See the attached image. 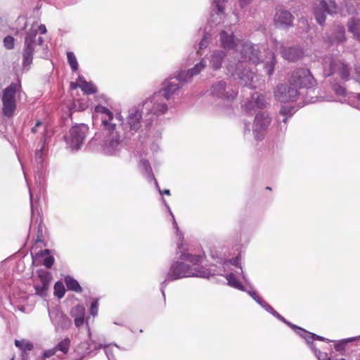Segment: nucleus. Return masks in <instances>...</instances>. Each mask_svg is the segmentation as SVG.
<instances>
[{"mask_svg":"<svg viewBox=\"0 0 360 360\" xmlns=\"http://www.w3.org/2000/svg\"><path fill=\"white\" fill-rule=\"evenodd\" d=\"M179 259L180 261L172 264L165 280L161 284L163 296H165L164 288L169 281L188 277L209 278L214 275L224 276L229 285L242 291L245 290L236 276V274H240L243 280H247L239 264L238 257L224 261L219 269H216V266L213 265L210 269L201 266L203 261V257L201 255H193L184 251L179 256Z\"/></svg>","mask_w":360,"mask_h":360,"instance_id":"1","label":"nucleus"},{"mask_svg":"<svg viewBox=\"0 0 360 360\" xmlns=\"http://www.w3.org/2000/svg\"><path fill=\"white\" fill-rule=\"evenodd\" d=\"M240 50V58L238 59V63L236 67L229 65L227 68L229 73L235 78L240 79L241 82L250 88H257L259 85V80L258 76L255 75L250 70H247L248 61H250L254 64H257L260 62L265 63V68L269 75H271L274 72V66L275 65L274 53L268 52L265 58L263 56H259L261 53V49L264 51V48L259 45H253L249 42L243 43Z\"/></svg>","mask_w":360,"mask_h":360,"instance_id":"2","label":"nucleus"},{"mask_svg":"<svg viewBox=\"0 0 360 360\" xmlns=\"http://www.w3.org/2000/svg\"><path fill=\"white\" fill-rule=\"evenodd\" d=\"M94 112L101 115L102 124L107 131L105 140L103 144V150L108 155H117L124 148V138L120 135L117 123L121 122V114L117 113L115 116L107 108L97 105Z\"/></svg>","mask_w":360,"mask_h":360,"instance_id":"3","label":"nucleus"},{"mask_svg":"<svg viewBox=\"0 0 360 360\" xmlns=\"http://www.w3.org/2000/svg\"><path fill=\"white\" fill-rule=\"evenodd\" d=\"M299 96V92L294 85L279 84L274 90V96L277 101L284 103L280 110V114L284 117L282 122L285 124L288 118L291 117L295 112V107L290 103L295 102Z\"/></svg>","mask_w":360,"mask_h":360,"instance_id":"4","label":"nucleus"},{"mask_svg":"<svg viewBox=\"0 0 360 360\" xmlns=\"http://www.w3.org/2000/svg\"><path fill=\"white\" fill-rule=\"evenodd\" d=\"M45 34L46 28L44 25H38L35 22L32 25L30 28L26 32L25 38L24 47L22 50V65L24 68H29L32 63L34 47L37 44L41 45L43 38L39 37L36 40L37 32Z\"/></svg>","mask_w":360,"mask_h":360,"instance_id":"5","label":"nucleus"},{"mask_svg":"<svg viewBox=\"0 0 360 360\" xmlns=\"http://www.w3.org/2000/svg\"><path fill=\"white\" fill-rule=\"evenodd\" d=\"M167 99L162 95V92H156L148 98L143 103L146 122L152 121L160 115H164L168 110Z\"/></svg>","mask_w":360,"mask_h":360,"instance_id":"6","label":"nucleus"},{"mask_svg":"<svg viewBox=\"0 0 360 360\" xmlns=\"http://www.w3.org/2000/svg\"><path fill=\"white\" fill-rule=\"evenodd\" d=\"M88 131L89 127L84 124L72 127L64 137L67 146L72 150L79 149L84 143Z\"/></svg>","mask_w":360,"mask_h":360,"instance_id":"7","label":"nucleus"},{"mask_svg":"<svg viewBox=\"0 0 360 360\" xmlns=\"http://www.w3.org/2000/svg\"><path fill=\"white\" fill-rule=\"evenodd\" d=\"M20 90V85L17 83H11L4 89L1 101L2 112L6 117H10L13 115L17 106L16 94Z\"/></svg>","mask_w":360,"mask_h":360,"instance_id":"8","label":"nucleus"},{"mask_svg":"<svg viewBox=\"0 0 360 360\" xmlns=\"http://www.w3.org/2000/svg\"><path fill=\"white\" fill-rule=\"evenodd\" d=\"M143 113V109L140 110L137 108H133L129 110L125 122H123L122 116L120 122H115L117 123V126L118 124L122 125V129L125 131L126 136H129L140 129L142 122V114Z\"/></svg>","mask_w":360,"mask_h":360,"instance_id":"9","label":"nucleus"},{"mask_svg":"<svg viewBox=\"0 0 360 360\" xmlns=\"http://www.w3.org/2000/svg\"><path fill=\"white\" fill-rule=\"evenodd\" d=\"M291 85L295 88H312L316 86V82L308 69H299L294 71L289 79Z\"/></svg>","mask_w":360,"mask_h":360,"instance_id":"10","label":"nucleus"},{"mask_svg":"<svg viewBox=\"0 0 360 360\" xmlns=\"http://www.w3.org/2000/svg\"><path fill=\"white\" fill-rule=\"evenodd\" d=\"M341 10L342 8H340L334 1H330L329 3H327L324 0H321L318 4H315L314 14L317 22L322 25L326 20V13L333 15Z\"/></svg>","mask_w":360,"mask_h":360,"instance_id":"11","label":"nucleus"},{"mask_svg":"<svg viewBox=\"0 0 360 360\" xmlns=\"http://www.w3.org/2000/svg\"><path fill=\"white\" fill-rule=\"evenodd\" d=\"M270 123L271 118L267 112H262L257 114L252 126V134L256 140L264 139Z\"/></svg>","mask_w":360,"mask_h":360,"instance_id":"12","label":"nucleus"},{"mask_svg":"<svg viewBox=\"0 0 360 360\" xmlns=\"http://www.w3.org/2000/svg\"><path fill=\"white\" fill-rule=\"evenodd\" d=\"M49 315L56 331L68 329L72 324L71 320L58 308L54 307L49 309Z\"/></svg>","mask_w":360,"mask_h":360,"instance_id":"13","label":"nucleus"},{"mask_svg":"<svg viewBox=\"0 0 360 360\" xmlns=\"http://www.w3.org/2000/svg\"><path fill=\"white\" fill-rule=\"evenodd\" d=\"M184 84L177 74L176 76L165 80L164 86L159 92H162V95L169 101Z\"/></svg>","mask_w":360,"mask_h":360,"instance_id":"14","label":"nucleus"},{"mask_svg":"<svg viewBox=\"0 0 360 360\" xmlns=\"http://www.w3.org/2000/svg\"><path fill=\"white\" fill-rule=\"evenodd\" d=\"M211 93L219 98H225L227 101L233 100L237 92L230 87H226L225 82L220 81L213 84L211 88Z\"/></svg>","mask_w":360,"mask_h":360,"instance_id":"15","label":"nucleus"},{"mask_svg":"<svg viewBox=\"0 0 360 360\" xmlns=\"http://www.w3.org/2000/svg\"><path fill=\"white\" fill-rule=\"evenodd\" d=\"M264 98L258 93H254L251 99L243 105L244 110L250 114L255 112L257 109L265 106Z\"/></svg>","mask_w":360,"mask_h":360,"instance_id":"16","label":"nucleus"},{"mask_svg":"<svg viewBox=\"0 0 360 360\" xmlns=\"http://www.w3.org/2000/svg\"><path fill=\"white\" fill-rule=\"evenodd\" d=\"M206 66V62L202 59L200 63H197L193 68L187 71L181 70L178 72L179 78L184 83H187L195 75H198Z\"/></svg>","mask_w":360,"mask_h":360,"instance_id":"17","label":"nucleus"},{"mask_svg":"<svg viewBox=\"0 0 360 360\" xmlns=\"http://www.w3.org/2000/svg\"><path fill=\"white\" fill-rule=\"evenodd\" d=\"M206 66V62L202 59L200 63H197L193 68L187 71L181 70L178 72L179 78L184 83H187L195 75H198Z\"/></svg>","mask_w":360,"mask_h":360,"instance_id":"18","label":"nucleus"},{"mask_svg":"<svg viewBox=\"0 0 360 360\" xmlns=\"http://www.w3.org/2000/svg\"><path fill=\"white\" fill-rule=\"evenodd\" d=\"M338 73L343 80L349 79V72L345 64L340 60H333L330 64V72L328 76Z\"/></svg>","mask_w":360,"mask_h":360,"instance_id":"19","label":"nucleus"},{"mask_svg":"<svg viewBox=\"0 0 360 360\" xmlns=\"http://www.w3.org/2000/svg\"><path fill=\"white\" fill-rule=\"evenodd\" d=\"M221 46L225 49H234L239 46V41L236 40L232 32L222 31L220 33Z\"/></svg>","mask_w":360,"mask_h":360,"instance_id":"20","label":"nucleus"},{"mask_svg":"<svg viewBox=\"0 0 360 360\" xmlns=\"http://www.w3.org/2000/svg\"><path fill=\"white\" fill-rule=\"evenodd\" d=\"M265 310L266 311H268L269 313L271 314L274 316H275L276 318H277L278 319H279L280 321H283V323H285V324H287L288 326H289L290 327H291L292 329L295 330V331L299 335H306L309 337H311V335L307 333V331L304 330L303 328H301L291 323H290L289 321H286L285 319V318H283L281 315H280L276 311H275L273 307L268 304V305H266L265 306Z\"/></svg>","mask_w":360,"mask_h":360,"instance_id":"21","label":"nucleus"},{"mask_svg":"<svg viewBox=\"0 0 360 360\" xmlns=\"http://www.w3.org/2000/svg\"><path fill=\"white\" fill-rule=\"evenodd\" d=\"M265 310L266 311H268L269 313L271 314L274 316H275L276 318H277L278 319H279L280 321H283V323H285V324H287L288 326H289L290 327H291L292 329L295 330V331L299 335H306L309 337H311V335L307 333V331L304 330L303 328H301L291 323H290L289 321H286L285 319V318H283L281 315H280L276 311H275L273 307L268 304V305H266L265 306Z\"/></svg>","mask_w":360,"mask_h":360,"instance_id":"22","label":"nucleus"},{"mask_svg":"<svg viewBox=\"0 0 360 360\" xmlns=\"http://www.w3.org/2000/svg\"><path fill=\"white\" fill-rule=\"evenodd\" d=\"M293 17L287 11H278L274 18V22L277 25L288 27L292 25Z\"/></svg>","mask_w":360,"mask_h":360,"instance_id":"23","label":"nucleus"},{"mask_svg":"<svg viewBox=\"0 0 360 360\" xmlns=\"http://www.w3.org/2000/svg\"><path fill=\"white\" fill-rule=\"evenodd\" d=\"M70 315L74 319V323L76 327H80L84 324L85 308L82 305H77L70 311Z\"/></svg>","mask_w":360,"mask_h":360,"instance_id":"24","label":"nucleus"},{"mask_svg":"<svg viewBox=\"0 0 360 360\" xmlns=\"http://www.w3.org/2000/svg\"><path fill=\"white\" fill-rule=\"evenodd\" d=\"M224 57L225 53L224 51H214L209 58L210 67L214 70L220 69Z\"/></svg>","mask_w":360,"mask_h":360,"instance_id":"25","label":"nucleus"},{"mask_svg":"<svg viewBox=\"0 0 360 360\" xmlns=\"http://www.w3.org/2000/svg\"><path fill=\"white\" fill-rule=\"evenodd\" d=\"M70 86L72 89L79 87L86 94H94L96 91V86L92 83L87 82L82 77H79L76 83L72 82Z\"/></svg>","mask_w":360,"mask_h":360,"instance_id":"26","label":"nucleus"},{"mask_svg":"<svg viewBox=\"0 0 360 360\" xmlns=\"http://www.w3.org/2000/svg\"><path fill=\"white\" fill-rule=\"evenodd\" d=\"M302 51L300 48L290 47L287 49L281 51L282 56L289 60L295 61L302 56Z\"/></svg>","mask_w":360,"mask_h":360,"instance_id":"27","label":"nucleus"},{"mask_svg":"<svg viewBox=\"0 0 360 360\" xmlns=\"http://www.w3.org/2000/svg\"><path fill=\"white\" fill-rule=\"evenodd\" d=\"M348 31L353 37L360 41V19L352 18L347 22Z\"/></svg>","mask_w":360,"mask_h":360,"instance_id":"28","label":"nucleus"},{"mask_svg":"<svg viewBox=\"0 0 360 360\" xmlns=\"http://www.w3.org/2000/svg\"><path fill=\"white\" fill-rule=\"evenodd\" d=\"M15 345L17 347H18L22 351V360H29L27 354L26 353L27 351H31L33 348L32 344L26 340H15Z\"/></svg>","mask_w":360,"mask_h":360,"instance_id":"29","label":"nucleus"},{"mask_svg":"<svg viewBox=\"0 0 360 360\" xmlns=\"http://www.w3.org/2000/svg\"><path fill=\"white\" fill-rule=\"evenodd\" d=\"M36 257L42 259V263L46 268H51L54 263V258L51 255L49 250L40 251L36 254Z\"/></svg>","mask_w":360,"mask_h":360,"instance_id":"30","label":"nucleus"},{"mask_svg":"<svg viewBox=\"0 0 360 360\" xmlns=\"http://www.w3.org/2000/svg\"><path fill=\"white\" fill-rule=\"evenodd\" d=\"M345 29L342 26H340L329 38V42L331 45H333L345 41Z\"/></svg>","mask_w":360,"mask_h":360,"instance_id":"31","label":"nucleus"},{"mask_svg":"<svg viewBox=\"0 0 360 360\" xmlns=\"http://www.w3.org/2000/svg\"><path fill=\"white\" fill-rule=\"evenodd\" d=\"M162 201L164 202V203H166V201H165V199H162ZM165 205L167 206V209L169 210V212L170 214L172 217L173 226H174V228L176 230V236L179 237V241L177 243V248H178V250H179V251L180 252V255H181L182 252H184V251L188 252V251L184 248V244L181 242L182 238H183L182 237V234L180 232V231L179 230V228H178V226H177V223H176V221L175 220L174 216L172 214V211L170 210L169 207L167 204H165Z\"/></svg>","mask_w":360,"mask_h":360,"instance_id":"32","label":"nucleus"},{"mask_svg":"<svg viewBox=\"0 0 360 360\" xmlns=\"http://www.w3.org/2000/svg\"><path fill=\"white\" fill-rule=\"evenodd\" d=\"M162 201L164 202V203H166V201H165V199H162ZM165 205L167 206V209L169 210V212L170 214L172 217L173 226H174V228L176 230V236L179 237V241L177 243V248H178V250H179V251L180 252V255H181L182 252H184V251L188 252V251L184 248V244L181 242L182 238H183L182 237V234L180 232V231L179 230V228H178V226H177V223H176V221L175 220L174 216L172 214V211L170 210L169 207L167 204H165Z\"/></svg>","mask_w":360,"mask_h":360,"instance_id":"33","label":"nucleus"},{"mask_svg":"<svg viewBox=\"0 0 360 360\" xmlns=\"http://www.w3.org/2000/svg\"><path fill=\"white\" fill-rule=\"evenodd\" d=\"M162 201L164 202V203H166V201H165V199H162ZM165 205L167 206V209L169 210V212L170 214L172 217L173 226H174V228L176 230V236L179 237V241L177 243V248H178V250H179V251L180 252V255H181L182 252H184V251L188 252V251L184 248V244L181 242L182 238H183L182 237V234L180 232V231L179 230V228H178V226H177V223H176V221L175 220L174 216L172 214V211L170 210L169 207L167 204H165Z\"/></svg>","mask_w":360,"mask_h":360,"instance_id":"34","label":"nucleus"},{"mask_svg":"<svg viewBox=\"0 0 360 360\" xmlns=\"http://www.w3.org/2000/svg\"><path fill=\"white\" fill-rule=\"evenodd\" d=\"M65 283L68 290L77 292H81L82 291V288L77 281L70 276H68L65 278Z\"/></svg>","mask_w":360,"mask_h":360,"instance_id":"35","label":"nucleus"},{"mask_svg":"<svg viewBox=\"0 0 360 360\" xmlns=\"http://www.w3.org/2000/svg\"><path fill=\"white\" fill-rule=\"evenodd\" d=\"M139 167L143 174L146 178L149 179H155L152 172V169L148 160L144 159L141 160L139 163Z\"/></svg>","mask_w":360,"mask_h":360,"instance_id":"36","label":"nucleus"},{"mask_svg":"<svg viewBox=\"0 0 360 360\" xmlns=\"http://www.w3.org/2000/svg\"><path fill=\"white\" fill-rule=\"evenodd\" d=\"M37 274L40 283L44 284L49 287L50 283L51 281V274L46 270L41 269L38 271Z\"/></svg>","mask_w":360,"mask_h":360,"instance_id":"37","label":"nucleus"},{"mask_svg":"<svg viewBox=\"0 0 360 360\" xmlns=\"http://www.w3.org/2000/svg\"><path fill=\"white\" fill-rule=\"evenodd\" d=\"M250 295V296L257 302L258 303L263 309H265V306L268 305V303L266 302L255 290H245Z\"/></svg>","mask_w":360,"mask_h":360,"instance_id":"38","label":"nucleus"},{"mask_svg":"<svg viewBox=\"0 0 360 360\" xmlns=\"http://www.w3.org/2000/svg\"><path fill=\"white\" fill-rule=\"evenodd\" d=\"M70 340L68 338H65L61 340L56 347V351H60L64 354H67L69 350Z\"/></svg>","mask_w":360,"mask_h":360,"instance_id":"39","label":"nucleus"},{"mask_svg":"<svg viewBox=\"0 0 360 360\" xmlns=\"http://www.w3.org/2000/svg\"><path fill=\"white\" fill-rule=\"evenodd\" d=\"M307 333L311 335V337H309L306 335H300V336L305 340L306 342L310 346L311 348V346L314 347L313 345V342L314 340H323V341L326 340V338H324L321 336H319L314 333H309L308 331H307Z\"/></svg>","mask_w":360,"mask_h":360,"instance_id":"40","label":"nucleus"},{"mask_svg":"<svg viewBox=\"0 0 360 360\" xmlns=\"http://www.w3.org/2000/svg\"><path fill=\"white\" fill-rule=\"evenodd\" d=\"M67 58L69 65L71 67V69L73 71H76L78 69V63L76 58L75 55L72 52H68L67 53Z\"/></svg>","mask_w":360,"mask_h":360,"instance_id":"41","label":"nucleus"},{"mask_svg":"<svg viewBox=\"0 0 360 360\" xmlns=\"http://www.w3.org/2000/svg\"><path fill=\"white\" fill-rule=\"evenodd\" d=\"M229 0H214L212 6L217 10V15H222L225 8V4Z\"/></svg>","mask_w":360,"mask_h":360,"instance_id":"42","label":"nucleus"},{"mask_svg":"<svg viewBox=\"0 0 360 360\" xmlns=\"http://www.w3.org/2000/svg\"><path fill=\"white\" fill-rule=\"evenodd\" d=\"M36 294L41 297H46L47 295V291L49 288V286L42 284V283H36L34 285Z\"/></svg>","mask_w":360,"mask_h":360,"instance_id":"43","label":"nucleus"},{"mask_svg":"<svg viewBox=\"0 0 360 360\" xmlns=\"http://www.w3.org/2000/svg\"><path fill=\"white\" fill-rule=\"evenodd\" d=\"M65 287L61 282H57L54 285V295L59 299L62 298L65 295Z\"/></svg>","mask_w":360,"mask_h":360,"instance_id":"44","label":"nucleus"},{"mask_svg":"<svg viewBox=\"0 0 360 360\" xmlns=\"http://www.w3.org/2000/svg\"><path fill=\"white\" fill-rule=\"evenodd\" d=\"M210 41V34H205L202 39L201 40V41L199 44L198 53H200V51L204 50L205 49H206L207 47V46L209 45Z\"/></svg>","mask_w":360,"mask_h":360,"instance_id":"45","label":"nucleus"},{"mask_svg":"<svg viewBox=\"0 0 360 360\" xmlns=\"http://www.w3.org/2000/svg\"><path fill=\"white\" fill-rule=\"evenodd\" d=\"M15 39L11 36H6L4 39V45L7 49H13L14 48Z\"/></svg>","mask_w":360,"mask_h":360,"instance_id":"46","label":"nucleus"},{"mask_svg":"<svg viewBox=\"0 0 360 360\" xmlns=\"http://www.w3.org/2000/svg\"><path fill=\"white\" fill-rule=\"evenodd\" d=\"M98 300L96 299V300H93V302L91 304L89 312L91 314V315H92L93 316H96L98 314Z\"/></svg>","mask_w":360,"mask_h":360,"instance_id":"47","label":"nucleus"},{"mask_svg":"<svg viewBox=\"0 0 360 360\" xmlns=\"http://www.w3.org/2000/svg\"><path fill=\"white\" fill-rule=\"evenodd\" d=\"M311 349L313 350L315 356L319 360H326L327 359L326 353L321 352L320 350L315 349L314 347L312 346Z\"/></svg>","mask_w":360,"mask_h":360,"instance_id":"48","label":"nucleus"},{"mask_svg":"<svg viewBox=\"0 0 360 360\" xmlns=\"http://www.w3.org/2000/svg\"><path fill=\"white\" fill-rule=\"evenodd\" d=\"M354 340H355V338L345 339L335 345V349L338 351H340V350L343 349L345 343L352 342Z\"/></svg>","mask_w":360,"mask_h":360,"instance_id":"49","label":"nucleus"},{"mask_svg":"<svg viewBox=\"0 0 360 360\" xmlns=\"http://www.w3.org/2000/svg\"><path fill=\"white\" fill-rule=\"evenodd\" d=\"M56 352L57 351L55 347L52 348V349H47L44 352L42 357L44 359H46L47 358H49V357L53 356Z\"/></svg>","mask_w":360,"mask_h":360,"instance_id":"50","label":"nucleus"},{"mask_svg":"<svg viewBox=\"0 0 360 360\" xmlns=\"http://www.w3.org/2000/svg\"><path fill=\"white\" fill-rule=\"evenodd\" d=\"M87 107V103H73L72 109L74 110H84Z\"/></svg>","mask_w":360,"mask_h":360,"instance_id":"51","label":"nucleus"},{"mask_svg":"<svg viewBox=\"0 0 360 360\" xmlns=\"http://www.w3.org/2000/svg\"><path fill=\"white\" fill-rule=\"evenodd\" d=\"M345 7H346L347 13H353L355 12V8L352 3L345 1Z\"/></svg>","mask_w":360,"mask_h":360,"instance_id":"52","label":"nucleus"},{"mask_svg":"<svg viewBox=\"0 0 360 360\" xmlns=\"http://www.w3.org/2000/svg\"><path fill=\"white\" fill-rule=\"evenodd\" d=\"M239 5L242 9H246L251 4L252 0H239Z\"/></svg>","mask_w":360,"mask_h":360,"instance_id":"53","label":"nucleus"},{"mask_svg":"<svg viewBox=\"0 0 360 360\" xmlns=\"http://www.w3.org/2000/svg\"><path fill=\"white\" fill-rule=\"evenodd\" d=\"M273 44H274L273 49L275 51H277L278 50L281 51L282 49H283V44L276 40L273 41Z\"/></svg>","mask_w":360,"mask_h":360,"instance_id":"54","label":"nucleus"},{"mask_svg":"<svg viewBox=\"0 0 360 360\" xmlns=\"http://www.w3.org/2000/svg\"><path fill=\"white\" fill-rule=\"evenodd\" d=\"M352 77L360 84V68H355V72Z\"/></svg>","mask_w":360,"mask_h":360,"instance_id":"55","label":"nucleus"},{"mask_svg":"<svg viewBox=\"0 0 360 360\" xmlns=\"http://www.w3.org/2000/svg\"><path fill=\"white\" fill-rule=\"evenodd\" d=\"M154 181H155V186H156L157 188L158 189L159 193H160V195H162V194H165V195H170V191H169V190H168V189H165V190H164L163 191H162L160 189V188H159V186H158V184L157 181H156L155 179H154Z\"/></svg>","mask_w":360,"mask_h":360,"instance_id":"56","label":"nucleus"},{"mask_svg":"<svg viewBox=\"0 0 360 360\" xmlns=\"http://www.w3.org/2000/svg\"><path fill=\"white\" fill-rule=\"evenodd\" d=\"M49 56L48 54V46L46 45L42 50V52L41 53V58H46Z\"/></svg>","mask_w":360,"mask_h":360,"instance_id":"57","label":"nucleus"},{"mask_svg":"<svg viewBox=\"0 0 360 360\" xmlns=\"http://www.w3.org/2000/svg\"><path fill=\"white\" fill-rule=\"evenodd\" d=\"M41 124H42V122H41V121H37V123H36V124H35V126L32 127V131L33 133H36V132H37V128H38L39 127L41 126Z\"/></svg>","mask_w":360,"mask_h":360,"instance_id":"58","label":"nucleus"},{"mask_svg":"<svg viewBox=\"0 0 360 360\" xmlns=\"http://www.w3.org/2000/svg\"><path fill=\"white\" fill-rule=\"evenodd\" d=\"M105 354L108 358V360H115V359L114 358V356L113 354H112V352L109 350V349H106L105 350Z\"/></svg>","mask_w":360,"mask_h":360,"instance_id":"59","label":"nucleus"},{"mask_svg":"<svg viewBox=\"0 0 360 360\" xmlns=\"http://www.w3.org/2000/svg\"><path fill=\"white\" fill-rule=\"evenodd\" d=\"M42 157V150H39L36 153V160L38 161V160L41 159Z\"/></svg>","mask_w":360,"mask_h":360,"instance_id":"60","label":"nucleus"},{"mask_svg":"<svg viewBox=\"0 0 360 360\" xmlns=\"http://www.w3.org/2000/svg\"><path fill=\"white\" fill-rule=\"evenodd\" d=\"M245 129H244V135L247 136L248 134H250V129L248 127L249 126L247 124H245Z\"/></svg>","mask_w":360,"mask_h":360,"instance_id":"61","label":"nucleus"},{"mask_svg":"<svg viewBox=\"0 0 360 360\" xmlns=\"http://www.w3.org/2000/svg\"><path fill=\"white\" fill-rule=\"evenodd\" d=\"M336 91L338 94H339L340 95H344L345 94V90L342 87H339L338 89H336Z\"/></svg>","mask_w":360,"mask_h":360,"instance_id":"62","label":"nucleus"},{"mask_svg":"<svg viewBox=\"0 0 360 360\" xmlns=\"http://www.w3.org/2000/svg\"><path fill=\"white\" fill-rule=\"evenodd\" d=\"M30 202H31V209H32V214H33V206H32V194L31 191L30 190Z\"/></svg>","mask_w":360,"mask_h":360,"instance_id":"63","label":"nucleus"},{"mask_svg":"<svg viewBox=\"0 0 360 360\" xmlns=\"http://www.w3.org/2000/svg\"><path fill=\"white\" fill-rule=\"evenodd\" d=\"M106 347V345H100L98 348H105Z\"/></svg>","mask_w":360,"mask_h":360,"instance_id":"64","label":"nucleus"}]
</instances>
